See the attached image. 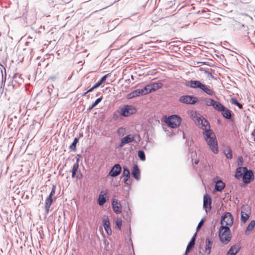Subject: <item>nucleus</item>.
Returning a JSON list of instances; mask_svg holds the SVG:
<instances>
[{
	"label": "nucleus",
	"instance_id": "1",
	"mask_svg": "<svg viewBox=\"0 0 255 255\" xmlns=\"http://www.w3.org/2000/svg\"><path fill=\"white\" fill-rule=\"evenodd\" d=\"M205 139L210 149L215 154L218 152V142L215 133L212 130L203 132Z\"/></svg>",
	"mask_w": 255,
	"mask_h": 255
},
{
	"label": "nucleus",
	"instance_id": "2",
	"mask_svg": "<svg viewBox=\"0 0 255 255\" xmlns=\"http://www.w3.org/2000/svg\"><path fill=\"white\" fill-rule=\"evenodd\" d=\"M220 241L224 244H228L231 240L232 235L230 228L221 226L218 231Z\"/></svg>",
	"mask_w": 255,
	"mask_h": 255
},
{
	"label": "nucleus",
	"instance_id": "3",
	"mask_svg": "<svg viewBox=\"0 0 255 255\" xmlns=\"http://www.w3.org/2000/svg\"><path fill=\"white\" fill-rule=\"evenodd\" d=\"M165 122L167 126L171 128H177L181 122V118L176 115H172L165 119Z\"/></svg>",
	"mask_w": 255,
	"mask_h": 255
},
{
	"label": "nucleus",
	"instance_id": "4",
	"mask_svg": "<svg viewBox=\"0 0 255 255\" xmlns=\"http://www.w3.org/2000/svg\"><path fill=\"white\" fill-rule=\"evenodd\" d=\"M140 140V136L137 134H129L123 137L121 139V142L119 145L120 147L124 146L125 144L135 141L136 143Z\"/></svg>",
	"mask_w": 255,
	"mask_h": 255
},
{
	"label": "nucleus",
	"instance_id": "5",
	"mask_svg": "<svg viewBox=\"0 0 255 255\" xmlns=\"http://www.w3.org/2000/svg\"><path fill=\"white\" fill-rule=\"evenodd\" d=\"M234 218L232 215L229 212L224 213L221 219V226L230 228L233 224Z\"/></svg>",
	"mask_w": 255,
	"mask_h": 255
},
{
	"label": "nucleus",
	"instance_id": "6",
	"mask_svg": "<svg viewBox=\"0 0 255 255\" xmlns=\"http://www.w3.org/2000/svg\"><path fill=\"white\" fill-rule=\"evenodd\" d=\"M195 123L204 131L211 130L209 122L202 116H200L198 119H195Z\"/></svg>",
	"mask_w": 255,
	"mask_h": 255
},
{
	"label": "nucleus",
	"instance_id": "7",
	"mask_svg": "<svg viewBox=\"0 0 255 255\" xmlns=\"http://www.w3.org/2000/svg\"><path fill=\"white\" fill-rule=\"evenodd\" d=\"M136 112V108L132 106L126 105L120 109V114L124 117H128Z\"/></svg>",
	"mask_w": 255,
	"mask_h": 255
},
{
	"label": "nucleus",
	"instance_id": "8",
	"mask_svg": "<svg viewBox=\"0 0 255 255\" xmlns=\"http://www.w3.org/2000/svg\"><path fill=\"white\" fill-rule=\"evenodd\" d=\"M162 83L160 82L152 83L147 85L146 87H144V89H145V91H146V94L155 91L160 89L162 87Z\"/></svg>",
	"mask_w": 255,
	"mask_h": 255
},
{
	"label": "nucleus",
	"instance_id": "9",
	"mask_svg": "<svg viewBox=\"0 0 255 255\" xmlns=\"http://www.w3.org/2000/svg\"><path fill=\"white\" fill-rule=\"evenodd\" d=\"M55 191H56V186L53 185L52 187V190H51L49 196L46 198V199L45 200V209H46L47 212H49L50 207L53 202L52 197L55 194Z\"/></svg>",
	"mask_w": 255,
	"mask_h": 255
},
{
	"label": "nucleus",
	"instance_id": "10",
	"mask_svg": "<svg viewBox=\"0 0 255 255\" xmlns=\"http://www.w3.org/2000/svg\"><path fill=\"white\" fill-rule=\"evenodd\" d=\"M254 179V175L252 170H248L245 172L243 175V181L246 184L251 183Z\"/></svg>",
	"mask_w": 255,
	"mask_h": 255
},
{
	"label": "nucleus",
	"instance_id": "11",
	"mask_svg": "<svg viewBox=\"0 0 255 255\" xmlns=\"http://www.w3.org/2000/svg\"><path fill=\"white\" fill-rule=\"evenodd\" d=\"M179 101L182 103L194 104L197 102V98L192 96L184 95L180 98Z\"/></svg>",
	"mask_w": 255,
	"mask_h": 255
},
{
	"label": "nucleus",
	"instance_id": "12",
	"mask_svg": "<svg viewBox=\"0 0 255 255\" xmlns=\"http://www.w3.org/2000/svg\"><path fill=\"white\" fill-rule=\"evenodd\" d=\"M146 91H145V89H144V88L141 89H137L129 93L127 95V97L128 99H131L132 98L137 97L140 96L146 95Z\"/></svg>",
	"mask_w": 255,
	"mask_h": 255
},
{
	"label": "nucleus",
	"instance_id": "13",
	"mask_svg": "<svg viewBox=\"0 0 255 255\" xmlns=\"http://www.w3.org/2000/svg\"><path fill=\"white\" fill-rule=\"evenodd\" d=\"M204 203L203 206L205 208L206 212H207L211 210L212 200L211 198L208 195H205L204 196Z\"/></svg>",
	"mask_w": 255,
	"mask_h": 255
},
{
	"label": "nucleus",
	"instance_id": "14",
	"mask_svg": "<svg viewBox=\"0 0 255 255\" xmlns=\"http://www.w3.org/2000/svg\"><path fill=\"white\" fill-rule=\"evenodd\" d=\"M122 170V167L119 164H117L114 166L109 172V175L112 177H115L119 175Z\"/></svg>",
	"mask_w": 255,
	"mask_h": 255
},
{
	"label": "nucleus",
	"instance_id": "15",
	"mask_svg": "<svg viewBox=\"0 0 255 255\" xmlns=\"http://www.w3.org/2000/svg\"><path fill=\"white\" fill-rule=\"evenodd\" d=\"M107 192L101 191L98 200V204L100 206L103 205L106 202Z\"/></svg>",
	"mask_w": 255,
	"mask_h": 255
},
{
	"label": "nucleus",
	"instance_id": "16",
	"mask_svg": "<svg viewBox=\"0 0 255 255\" xmlns=\"http://www.w3.org/2000/svg\"><path fill=\"white\" fill-rule=\"evenodd\" d=\"M202 84H203L200 81L191 80L188 82V83L187 84V86L190 87V88H194V89H197V88L201 89V87Z\"/></svg>",
	"mask_w": 255,
	"mask_h": 255
},
{
	"label": "nucleus",
	"instance_id": "17",
	"mask_svg": "<svg viewBox=\"0 0 255 255\" xmlns=\"http://www.w3.org/2000/svg\"><path fill=\"white\" fill-rule=\"evenodd\" d=\"M241 249V247L238 245H235L231 247L226 255H236Z\"/></svg>",
	"mask_w": 255,
	"mask_h": 255
},
{
	"label": "nucleus",
	"instance_id": "18",
	"mask_svg": "<svg viewBox=\"0 0 255 255\" xmlns=\"http://www.w3.org/2000/svg\"><path fill=\"white\" fill-rule=\"evenodd\" d=\"M112 206L114 211L117 214H120L122 212V206L120 203L117 200H113L112 202Z\"/></svg>",
	"mask_w": 255,
	"mask_h": 255
},
{
	"label": "nucleus",
	"instance_id": "19",
	"mask_svg": "<svg viewBox=\"0 0 255 255\" xmlns=\"http://www.w3.org/2000/svg\"><path fill=\"white\" fill-rule=\"evenodd\" d=\"M247 168L246 167H238L236 171L235 176L237 179H240L242 177H243V175H244L245 172L247 170Z\"/></svg>",
	"mask_w": 255,
	"mask_h": 255
},
{
	"label": "nucleus",
	"instance_id": "20",
	"mask_svg": "<svg viewBox=\"0 0 255 255\" xmlns=\"http://www.w3.org/2000/svg\"><path fill=\"white\" fill-rule=\"evenodd\" d=\"M132 176L136 179L138 180L140 177V172L137 165H134L131 171Z\"/></svg>",
	"mask_w": 255,
	"mask_h": 255
},
{
	"label": "nucleus",
	"instance_id": "21",
	"mask_svg": "<svg viewBox=\"0 0 255 255\" xmlns=\"http://www.w3.org/2000/svg\"><path fill=\"white\" fill-rule=\"evenodd\" d=\"M255 227V221L252 220L251 221L249 225L248 226L246 231H245V234L246 235H250L251 231H252Z\"/></svg>",
	"mask_w": 255,
	"mask_h": 255
},
{
	"label": "nucleus",
	"instance_id": "22",
	"mask_svg": "<svg viewBox=\"0 0 255 255\" xmlns=\"http://www.w3.org/2000/svg\"><path fill=\"white\" fill-rule=\"evenodd\" d=\"M212 246V242L210 240L209 238L206 239V246L205 253L207 255H209L211 253V250Z\"/></svg>",
	"mask_w": 255,
	"mask_h": 255
},
{
	"label": "nucleus",
	"instance_id": "23",
	"mask_svg": "<svg viewBox=\"0 0 255 255\" xmlns=\"http://www.w3.org/2000/svg\"><path fill=\"white\" fill-rule=\"evenodd\" d=\"M196 234H195L194 236L192 238L190 241L188 243V245L187 247L186 250V253L187 254L188 252L190 251V250H191L193 247H194L195 243V240H196Z\"/></svg>",
	"mask_w": 255,
	"mask_h": 255
},
{
	"label": "nucleus",
	"instance_id": "24",
	"mask_svg": "<svg viewBox=\"0 0 255 255\" xmlns=\"http://www.w3.org/2000/svg\"><path fill=\"white\" fill-rule=\"evenodd\" d=\"M221 112H222V114L224 118L227 119H231L232 115L230 110L224 107V109L222 110Z\"/></svg>",
	"mask_w": 255,
	"mask_h": 255
},
{
	"label": "nucleus",
	"instance_id": "25",
	"mask_svg": "<svg viewBox=\"0 0 255 255\" xmlns=\"http://www.w3.org/2000/svg\"><path fill=\"white\" fill-rule=\"evenodd\" d=\"M104 227L108 235L112 234V230L111 229L110 223L108 220H104Z\"/></svg>",
	"mask_w": 255,
	"mask_h": 255
},
{
	"label": "nucleus",
	"instance_id": "26",
	"mask_svg": "<svg viewBox=\"0 0 255 255\" xmlns=\"http://www.w3.org/2000/svg\"><path fill=\"white\" fill-rule=\"evenodd\" d=\"M225 187V184L221 180L217 182L215 189L218 191H222Z\"/></svg>",
	"mask_w": 255,
	"mask_h": 255
},
{
	"label": "nucleus",
	"instance_id": "27",
	"mask_svg": "<svg viewBox=\"0 0 255 255\" xmlns=\"http://www.w3.org/2000/svg\"><path fill=\"white\" fill-rule=\"evenodd\" d=\"M200 89L203 90L204 92H205L209 95L212 96L213 94V91L212 89H211L208 86L203 84H202Z\"/></svg>",
	"mask_w": 255,
	"mask_h": 255
},
{
	"label": "nucleus",
	"instance_id": "28",
	"mask_svg": "<svg viewBox=\"0 0 255 255\" xmlns=\"http://www.w3.org/2000/svg\"><path fill=\"white\" fill-rule=\"evenodd\" d=\"M102 84H103L101 81H98L96 84H95L92 88H91L90 89H89L87 91L85 92L83 96H86L87 94L88 93H90L92 91H93L94 89L99 87Z\"/></svg>",
	"mask_w": 255,
	"mask_h": 255
},
{
	"label": "nucleus",
	"instance_id": "29",
	"mask_svg": "<svg viewBox=\"0 0 255 255\" xmlns=\"http://www.w3.org/2000/svg\"><path fill=\"white\" fill-rule=\"evenodd\" d=\"M79 158L77 159L76 162L74 164L72 168V177L74 178L76 175V172L77 171L79 168Z\"/></svg>",
	"mask_w": 255,
	"mask_h": 255
},
{
	"label": "nucleus",
	"instance_id": "30",
	"mask_svg": "<svg viewBox=\"0 0 255 255\" xmlns=\"http://www.w3.org/2000/svg\"><path fill=\"white\" fill-rule=\"evenodd\" d=\"M213 107L216 110L220 112H221L222 110L224 109V106L217 101H215Z\"/></svg>",
	"mask_w": 255,
	"mask_h": 255
},
{
	"label": "nucleus",
	"instance_id": "31",
	"mask_svg": "<svg viewBox=\"0 0 255 255\" xmlns=\"http://www.w3.org/2000/svg\"><path fill=\"white\" fill-rule=\"evenodd\" d=\"M250 215L248 213L243 211L241 212V221L245 223L249 219Z\"/></svg>",
	"mask_w": 255,
	"mask_h": 255
},
{
	"label": "nucleus",
	"instance_id": "32",
	"mask_svg": "<svg viewBox=\"0 0 255 255\" xmlns=\"http://www.w3.org/2000/svg\"><path fill=\"white\" fill-rule=\"evenodd\" d=\"M230 102L232 104L237 106L240 109L243 108L242 104L239 103L236 99L232 98Z\"/></svg>",
	"mask_w": 255,
	"mask_h": 255
},
{
	"label": "nucleus",
	"instance_id": "33",
	"mask_svg": "<svg viewBox=\"0 0 255 255\" xmlns=\"http://www.w3.org/2000/svg\"><path fill=\"white\" fill-rule=\"evenodd\" d=\"M79 141V139L78 138H75L74 141L72 144L70 146V149H71L73 151H76V144Z\"/></svg>",
	"mask_w": 255,
	"mask_h": 255
},
{
	"label": "nucleus",
	"instance_id": "34",
	"mask_svg": "<svg viewBox=\"0 0 255 255\" xmlns=\"http://www.w3.org/2000/svg\"><path fill=\"white\" fill-rule=\"evenodd\" d=\"M225 153L226 155V157L229 159H232V151L231 149H228L226 150H225Z\"/></svg>",
	"mask_w": 255,
	"mask_h": 255
},
{
	"label": "nucleus",
	"instance_id": "35",
	"mask_svg": "<svg viewBox=\"0 0 255 255\" xmlns=\"http://www.w3.org/2000/svg\"><path fill=\"white\" fill-rule=\"evenodd\" d=\"M190 116L192 120L195 122V119H198L200 116L199 115H197L196 112L192 111L191 112Z\"/></svg>",
	"mask_w": 255,
	"mask_h": 255
},
{
	"label": "nucleus",
	"instance_id": "36",
	"mask_svg": "<svg viewBox=\"0 0 255 255\" xmlns=\"http://www.w3.org/2000/svg\"><path fill=\"white\" fill-rule=\"evenodd\" d=\"M138 156L141 160H142V161L145 160V156L144 152L143 151L139 150L138 152Z\"/></svg>",
	"mask_w": 255,
	"mask_h": 255
},
{
	"label": "nucleus",
	"instance_id": "37",
	"mask_svg": "<svg viewBox=\"0 0 255 255\" xmlns=\"http://www.w3.org/2000/svg\"><path fill=\"white\" fill-rule=\"evenodd\" d=\"M215 101H214V100H213L212 99H208L206 100L205 104H206V105L208 106H213Z\"/></svg>",
	"mask_w": 255,
	"mask_h": 255
},
{
	"label": "nucleus",
	"instance_id": "38",
	"mask_svg": "<svg viewBox=\"0 0 255 255\" xmlns=\"http://www.w3.org/2000/svg\"><path fill=\"white\" fill-rule=\"evenodd\" d=\"M116 227L119 229H120V230L121 229V227L122 226V220L121 218L117 219L116 220Z\"/></svg>",
	"mask_w": 255,
	"mask_h": 255
},
{
	"label": "nucleus",
	"instance_id": "39",
	"mask_svg": "<svg viewBox=\"0 0 255 255\" xmlns=\"http://www.w3.org/2000/svg\"><path fill=\"white\" fill-rule=\"evenodd\" d=\"M123 175L125 177L130 176L129 171L127 167H124Z\"/></svg>",
	"mask_w": 255,
	"mask_h": 255
},
{
	"label": "nucleus",
	"instance_id": "40",
	"mask_svg": "<svg viewBox=\"0 0 255 255\" xmlns=\"http://www.w3.org/2000/svg\"><path fill=\"white\" fill-rule=\"evenodd\" d=\"M238 165L239 166H242L243 164L244 159L242 156H239L238 158Z\"/></svg>",
	"mask_w": 255,
	"mask_h": 255
},
{
	"label": "nucleus",
	"instance_id": "41",
	"mask_svg": "<svg viewBox=\"0 0 255 255\" xmlns=\"http://www.w3.org/2000/svg\"><path fill=\"white\" fill-rule=\"evenodd\" d=\"M111 75V74L110 73H109V74H107L106 75H105V76H104L100 80V81H102V82L103 83H104L105 81L106 80L107 78L108 77H109V76H110Z\"/></svg>",
	"mask_w": 255,
	"mask_h": 255
},
{
	"label": "nucleus",
	"instance_id": "42",
	"mask_svg": "<svg viewBox=\"0 0 255 255\" xmlns=\"http://www.w3.org/2000/svg\"><path fill=\"white\" fill-rule=\"evenodd\" d=\"M103 99V97L102 96H101V97L98 98L95 101V102H94L93 103V106H97L102 100Z\"/></svg>",
	"mask_w": 255,
	"mask_h": 255
},
{
	"label": "nucleus",
	"instance_id": "43",
	"mask_svg": "<svg viewBox=\"0 0 255 255\" xmlns=\"http://www.w3.org/2000/svg\"><path fill=\"white\" fill-rule=\"evenodd\" d=\"M203 223H204V219H203L200 221L198 225V227H197L198 229H199L202 226V225L203 224Z\"/></svg>",
	"mask_w": 255,
	"mask_h": 255
},
{
	"label": "nucleus",
	"instance_id": "44",
	"mask_svg": "<svg viewBox=\"0 0 255 255\" xmlns=\"http://www.w3.org/2000/svg\"><path fill=\"white\" fill-rule=\"evenodd\" d=\"M199 162V159H196L195 161L193 162V165L194 166V164H198Z\"/></svg>",
	"mask_w": 255,
	"mask_h": 255
},
{
	"label": "nucleus",
	"instance_id": "45",
	"mask_svg": "<svg viewBox=\"0 0 255 255\" xmlns=\"http://www.w3.org/2000/svg\"><path fill=\"white\" fill-rule=\"evenodd\" d=\"M95 106H93V104L89 106V107L88 108V111H91V110H92Z\"/></svg>",
	"mask_w": 255,
	"mask_h": 255
},
{
	"label": "nucleus",
	"instance_id": "46",
	"mask_svg": "<svg viewBox=\"0 0 255 255\" xmlns=\"http://www.w3.org/2000/svg\"><path fill=\"white\" fill-rule=\"evenodd\" d=\"M129 178V176H128V177H125L124 178L125 182L126 183H127V181H128V179Z\"/></svg>",
	"mask_w": 255,
	"mask_h": 255
},
{
	"label": "nucleus",
	"instance_id": "47",
	"mask_svg": "<svg viewBox=\"0 0 255 255\" xmlns=\"http://www.w3.org/2000/svg\"><path fill=\"white\" fill-rule=\"evenodd\" d=\"M252 135L254 136H255V129L253 130V131L252 133Z\"/></svg>",
	"mask_w": 255,
	"mask_h": 255
},
{
	"label": "nucleus",
	"instance_id": "48",
	"mask_svg": "<svg viewBox=\"0 0 255 255\" xmlns=\"http://www.w3.org/2000/svg\"><path fill=\"white\" fill-rule=\"evenodd\" d=\"M123 130H124V128H119V133H120V132H121V131H123Z\"/></svg>",
	"mask_w": 255,
	"mask_h": 255
}]
</instances>
